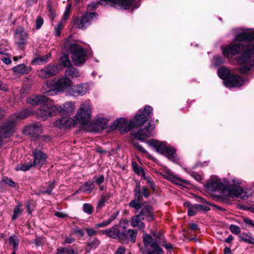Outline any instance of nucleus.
<instances>
[{"label": "nucleus", "mask_w": 254, "mask_h": 254, "mask_svg": "<svg viewBox=\"0 0 254 254\" xmlns=\"http://www.w3.org/2000/svg\"><path fill=\"white\" fill-rule=\"evenodd\" d=\"M153 108L149 106H145L143 110H139L134 116L132 120H127L121 118L114 121L112 124V130L118 129L122 133L128 132L134 127L142 126L152 114Z\"/></svg>", "instance_id": "nucleus-1"}, {"label": "nucleus", "mask_w": 254, "mask_h": 254, "mask_svg": "<svg viewBox=\"0 0 254 254\" xmlns=\"http://www.w3.org/2000/svg\"><path fill=\"white\" fill-rule=\"evenodd\" d=\"M152 237L149 234L143 233V242L146 247H150L151 250L142 251V254H164L163 249L161 246L164 247L167 250H172L174 246L171 244H166V240L163 234L160 232H155L153 234Z\"/></svg>", "instance_id": "nucleus-2"}, {"label": "nucleus", "mask_w": 254, "mask_h": 254, "mask_svg": "<svg viewBox=\"0 0 254 254\" xmlns=\"http://www.w3.org/2000/svg\"><path fill=\"white\" fill-rule=\"evenodd\" d=\"M92 106L89 101H86L81 104L74 117L75 123L86 130L91 123Z\"/></svg>", "instance_id": "nucleus-3"}, {"label": "nucleus", "mask_w": 254, "mask_h": 254, "mask_svg": "<svg viewBox=\"0 0 254 254\" xmlns=\"http://www.w3.org/2000/svg\"><path fill=\"white\" fill-rule=\"evenodd\" d=\"M46 85L49 89L44 92L48 95H54L56 92H66L69 94L70 89L73 86L72 81L65 76L59 78L53 84L51 81H47Z\"/></svg>", "instance_id": "nucleus-4"}, {"label": "nucleus", "mask_w": 254, "mask_h": 254, "mask_svg": "<svg viewBox=\"0 0 254 254\" xmlns=\"http://www.w3.org/2000/svg\"><path fill=\"white\" fill-rule=\"evenodd\" d=\"M238 62L244 64L238 69L243 74L247 73L252 69H254V44H251L246 47L245 50L239 58Z\"/></svg>", "instance_id": "nucleus-5"}, {"label": "nucleus", "mask_w": 254, "mask_h": 254, "mask_svg": "<svg viewBox=\"0 0 254 254\" xmlns=\"http://www.w3.org/2000/svg\"><path fill=\"white\" fill-rule=\"evenodd\" d=\"M65 47L68 48L72 62L75 65L80 66L84 64L86 60L87 52L81 46L76 42L70 44L66 42Z\"/></svg>", "instance_id": "nucleus-6"}, {"label": "nucleus", "mask_w": 254, "mask_h": 254, "mask_svg": "<svg viewBox=\"0 0 254 254\" xmlns=\"http://www.w3.org/2000/svg\"><path fill=\"white\" fill-rule=\"evenodd\" d=\"M37 111V116L43 120H47L48 118L55 116L58 111V107L54 105L51 100L49 98V102H46Z\"/></svg>", "instance_id": "nucleus-7"}, {"label": "nucleus", "mask_w": 254, "mask_h": 254, "mask_svg": "<svg viewBox=\"0 0 254 254\" xmlns=\"http://www.w3.org/2000/svg\"><path fill=\"white\" fill-rule=\"evenodd\" d=\"M128 221L126 220H120L119 224L112 227V238L125 240L127 236L125 229L127 227Z\"/></svg>", "instance_id": "nucleus-8"}, {"label": "nucleus", "mask_w": 254, "mask_h": 254, "mask_svg": "<svg viewBox=\"0 0 254 254\" xmlns=\"http://www.w3.org/2000/svg\"><path fill=\"white\" fill-rule=\"evenodd\" d=\"M235 40L239 42H253L254 40V30L252 29H242L240 30L235 34Z\"/></svg>", "instance_id": "nucleus-9"}, {"label": "nucleus", "mask_w": 254, "mask_h": 254, "mask_svg": "<svg viewBox=\"0 0 254 254\" xmlns=\"http://www.w3.org/2000/svg\"><path fill=\"white\" fill-rule=\"evenodd\" d=\"M155 129V126L150 123L143 129H139L137 131L131 133L132 136L137 140L143 141L151 136V132Z\"/></svg>", "instance_id": "nucleus-10"}, {"label": "nucleus", "mask_w": 254, "mask_h": 254, "mask_svg": "<svg viewBox=\"0 0 254 254\" xmlns=\"http://www.w3.org/2000/svg\"><path fill=\"white\" fill-rule=\"evenodd\" d=\"M140 209L141 210L138 214L141 216V220H144L145 219L148 222H151L154 220V210L148 202L145 201L142 203Z\"/></svg>", "instance_id": "nucleus-11"}, {"label": "nucleus", "mask_w": 254, "mask_h": 254, "mask_svg": "<svg viewBox=\"0 0 254 254\" xmlns=\"http://www.w3.org/2000/svg\"><path fill=\"white\" fill-rule=\"evenodd\" d=\"M108 123V120L105 118H98L93 122H91L86 131L92 132H100L106 127Z\"/></svg>", "instance_id": "nucleus-12"}, {"label": "nucleus", "mask_w": 254, "mask_h": 254, "mask_svg": "<svg viewBox=\"0 0 254 254\" xmlns=\"http://www.w3.org/2000/svg\"><path fill=\"white\" fill-rule=\"evenodd\" d=\"M136 0H112V6L124 10L134 9L138 7Z\"/></svg>", "instance_id": "nucleus-13"}, {"label": "nucleus", "mask_w": 254, "mask_h": 254, "mask_svg": "<svg viewBox=\"0 0 254 254\" xmlns=\"http://www.w3.org/2000/svg\"><path fill=\"white\" fill-rule=\"evenodd\" d=\"M34 166L41 167L47 163V155L38 149H33Z\"/></svg>", "instance_id": "nucleus-14"}, {"label": "nucleus", "mask_w": 254, "mask_h": 254, "mask_svg": "<svg viewBox=\"0 0 254 254\" xmlns=\"http://www.w3.org/2000/svg\"><path fill=\"white\" fill-rule=\"evenodd\" d=\"M14 123L13 122H8L3 125L0 128V145L1 143V139L11 136L15 131Z\"/></svg>", "instance_id": "nucleus-15"}, {"label": "nucleus", "mask_w": 254, "mask_h": 254, "mask_svg": "<svg viewBox=\"0 0 254 254\" xmlns=\"http://www.w3.org/2000/svg\"><path fill=\"white\" fill-rule=\"evenodd\" d=\"M89 90V86L87 83H83L73 85L70 89L69 94L73 96H83Z\"/></svg>", "instance_id": "nucleus-16"}, {"label": "nucleus", "mask_w": 254, "mask_h": 254, "mask_svg": "<svg viewBox=\"0 0 254 254\" xmlns=\"http://www.w3.org/2000/svg\"><path fill=\"white\" fill-rule=\"evenodd\" d=\"M57 68L53 65H48L37 71L38 76L41 78H48L58 73Z\"/></svg>", "instance_id": "nucleus-17"}, {"label": "nucleus", "mask_w": 254, "mask_h": 254, "mask_svg": "<svg viewBox=\"0 0 254 254\" xmlns=\"http://www.w3.org/2000/svg\"><path fill=\"white\" fill-rule=\"evenodd\" d=\"M62 118L57 120L55 122V126L60 128H66L70 127L74 125H77L75 123L74 118L73 119L69 118L67 116H62Z\"/></svg>", "instance_id": "nucleus-18"}, {"label": "nucleus", "mask_w": 254, "mask_h": 254, "mask_svg": "<svg viewBox=\"0 0 254 254\" xmlns=\"http://www.w3.org/2000/svg\"><path fill=\"white\" fill-rule=\"evenodd\" d=\"M15 42L19 46L25 45L28 39V34L23 28L19 27L16 30L14 34Z\"/></svg>", "instance_id": "nucleus-19"}, {"label": "nucleus", "mask_w": 254, "mask_h": 254, "mask_svg": "<svg viewBox=\"0 0 254 254\" xmlns=\"http://www.w3.org/2000/svg\"><path fill=\"white\" fill-rule=\"evenodd\" d=\"M244 82L243 79L238 75H231L228 79L224 81V84L227 87L241 86Z\"/></svg>", "instance_id": "nucleus-20"}, {"label": "nucleus", "mask_w": 254, "mask_h": 254, "mask_svg": "<svg viewBox=\"0 0 254 254\" xmlns=\"http://www.w3.org/2000/svg\"><path fill=\"white\" fill-rule=\"evenodd\" d=\"M58 111L61 116H70L75 108V104L72 102H66L62 106L58 107Z\"/></svg>", "instance_id": "nucleus-21"}, {"label": "nucleus", "mask_w": 254, "mask_h": 254, "mask_svg": "<svg viewBox=\"0 0 254 254\" xmlns=\"http://www.w3.org/2000/svg\"><path fill=\"white\" fill-rule=\"evenodd\" d=\"M47 102H49V98L45 96L32 95L26 99L27 103L32 106L44 105Z\"/></svg>", "instance_id": "nucleus-22"}, {"label": "nucleus", "mask_w": 254, "mask_h": 254, "mask_svg": "<svg viewBox=\"0 0 254 254\" xmlns=\"http://www.w3.org/2000/svg\"><path fill=\"white\" fill-rule=\"evenodd\" d=\"M247 44L244 45L241 43L234 44L230 46V54L232 55H236L239 54L241 51H243V53L244 52L246 47L251 44H254V42H246Z\"/></svg>", "instance_id": "nucleus-23"}, {"label": "nucleus", "mask_w": 254, "mask_h": 254, "mask_svg": "<svg viewBox=\"0 0 254 254\" xmlns=\"http://www.w3.org/2000/svg\"><path fill=\"white\" fill-rule=\"evenodd\" d=\"M42 130V128L41 125L36 124L27 127L25 131L26 134L36 136L41 133Z\"/></svg>", "instance_id": "nucleus-24"}, {"label": "nucleus", "mask_w": 254, "mask_h": 254, "mask_svg": "<svg viewBox=\"0 0 254 254\" xmlns=\"http://www.w3.org/2000/svg\"><path fill=\"white\" fill-rule=\"evenodd\" d=\"M207 189L212 191H219L223 189L224 185L220 181H213L206 185Z\"/></svg>", "instance_id": "nucleus-25"}, {"label": "nucleus", "mask_w": 254, "mask_h": 254, "mask_svg": "<svg viewBox=\"0 0 254 254\" xmlns=\"http://www.w3.org/2000/svg\"><path fill=\"white\" fill-rule=\"evenodd\" d=\"M150 144L155 148L157 152L161 154H163L167 146L165 142L159 141L156 139H151Z\"/></svg>", "instance_id": "nucleus-26"}, {"label": "nucleus", "mask_w": 254, "mask_h": 254, "mask_svg": "<svg viewBox=\"0 0 254 254\" xmlns=\"http://www.w3.org/2000/svg\"><path fill=\"white\" fill-rule=\"evenodd\" d=\"M73 24L79 29H84L89 24V21L87 19H86V16L84 14L80 18H75L73 21Z\"/></svg>", "instance_id": "nucleus-27"}, {"label": "nucleus", "mask_w": 254, "mask_h": 254, "mask_svg": "<svg viewBox=\"0 0 254 254\" xmlns=\"http://www.w3.org/2000/svg\"><path fill=\"white\" fill-rule=\"evenodd\" d=\"M33 113V111L31 109H26L22 110L20 112L13 115V118L15 120L24 119Z\"/></svg>", "instance_id": "nucleus-28"}, {"label": "nucleus", "mask_w": 254, "mask_h": 254, "mask_svg": "<svg viewBox=\"0 0 254 254\" xmlns=\"http://www.w3.org/2000/svg\"><path fill=\"white\" fill-rule=\"evenodd\" d=\"M219 77L224 81L227 80L231 76L230 70L224 66L220 67L217 70Z\"/></svg>", "instance_id": "nucleus-29"}, {"label": "nucleus", "mask_w": 254, "mask_h": 254, "mask_svg": "<svg viewBox=\"0 0 254 254\" xmlns=\"http://www.w3.org/2000/svg\"><path fill=\"white\" fill-rule=\"evenodd\" d=\"M163 155H165L169 159L174 161L176 157V150L174 147L167 145Z\"/></svg>", "instance_id": "nucleus-30"}, {"label": "nucleus", "mask_w": 254, "mask_h": 254, "mask_svg": "<svg viewBox=\"0 0 254 254\" xmlns=\"http://www.w3.org/2000/svg\"><path fill=\"white\" fill-rule=\"evenodd\" d=\"M64 74L65 76L67 77H69L71 78L78 77L80 76V74L77 69L72 66H70L69 67L67 68L65 70Z\"/></svg>", "instance_id": "nucleus-31"}, {"label": "nucleus", "mask_w": 254, "mask_h": 254, "mask_svg": "<svg viewBox=\"0 0 254 254\" xmlns=\"http://www.w3.org/2000/svg\"><path fill=\"white\" fill-rule=\"evenodd\" d=\"M94 189V185L93 182H87L84 185L81 186L79 189H78L76 193H78L80 191H82L84 192L90 193Z\"/></svg>", "instance_id": "nucleus-32"}, {"label": "nucleus", "mask_w": 254, "mask_h": 254, "mask_svg": "<svg viewBox=\"0 0 254 254\" xmlns=\"http://www.w3.org/2000/svg\"><path fill=\"white\" fill-rule=\"evenodd\" d=\"M241 240L247 243L254 244V238L251 234L248 233H243L239 235Z\"/></svg>", "instance_id": "nucleus-33"}, {"label": "nucleus", "mask_w": 254, "mask_h": 254, "mask_svg": "<svg viewBox=\"0 0 254 254\" xmlns=\"http://www.w3.org/2000/svg\"><path fill=\"white\" fill-rule=\"evenodd\" d=\"M51 57V55L48 54L43 57H37L34 59L32 61V63L35 64H41L46 63Z\"/></svg>", "instance_id": "nucleus-34"}, {"label": "nucleus", "mask_w": 254, "mask_h": 254, "mask_svg": "<svg viewBox=\"0 0 254 254\" xmlns=\"http://www.w3.org/2000/svg\"><path fill=\"white\" fill-rule=\"evenodd\" d=\"M229 194L237 197L240 196L243 192V189L240 187L232 186L229 190Z\"/></svg>", "instance_id": "nucleus-35"}, {"label": "nucleus", "mask_w": 254, "mask_h": 254, "mask_svg": "<svg viewBox=\"0 0 254 254\" xmlns=\"http://www.w3.org/2000/svg\"><path fill=\"white\" fill-rule=\"evenodd\" d=\"M34 166L32 163L29 162L26 164H19L15 168L16 171H26Z\"/></svg>", "instance_id": "nucleus-36"}, {"label": "nucleus", "mask_w": 254, "mask_h": 254, "mask_svg": "<svg viewBox=\"0 0 254 254\" xmlns=\"http://www.w3.org/2000/svg\"><path fill=\"white\" fill-rule=\"evenodd\" d=\"M140 186L139 184H137L134 188V198L136 200L141 201L142 198V192H141Z\"/></svg>", "instance_id": "nucleus-37"}, {"label": "nucleus", "mask_w": 254, "mask_h": 254, "mask_svg": "<svg viewBox=\"0 0 254 254\" xmlns=\"http://www.w3.org/2000/svg\"><path fill=\"white\" fill-rule=\"evenodd\" d=\"M13 71L17 73H25L26 71V66L24 64H20L14 66L12 68Z\"/></svg>", "instance_id": "nucleus-38"}, {"label": "nucleus", "mask_w": 254, "mask_h": 254, "mask_svg": "<svg viewBox=\"0 0 254 254\" xmlns=\"http://www.w3.org/2000/svg\"><path fill=\"white\" fill-rule=\"evenodd\" d=\"M127 234L129 238L132 243H134L136 241V238L137 234V231L136 230L128 229Z\"/></svg>", "instance_id": "nucleus-39"}, {"label": "nucleus", "mask_w": 254, "mask_h": 254, "mask_svg": "<svg viewBox=\"0 0 254 254\" xmlns=\"http://www.w3.org/2000/svg\"><path fill=\"white\" fill-rule=\"evenodd\" d=\"M169 180H170L173 183L177 184V185H181L182 183H184L186 184H190L188 181L183 180V179H180L179 178H177L175 177H171L170 178Z\"/></svg>", "instance_id": "nucleus-40"}, {"label": "nucleus", "mask_w": 254, "mask_h": 254, "mask_svg": "<svg viewBox=\"0 0 254 254\" xmlns=\"http://www.w3.org/2000/svg\"><path fill=\"white\" fill-rule=\"evenodd\" d=\"M141 216H139V214L135 215L132 217L130 220V225L133 227H137L139 222H140Z\"/></svg>", "instance_id": "nucleus-41"}, {"label": "nucleus", "mask_w": 254, "mask_h": 254, "mask_svg": "<svg viewBox=\"0 0 254 254\" xmlns=\"http://www.w3.org/2000/svg\"><path fill=\"white\" fill-rule=\"evenodd\" d=\"M141 201L136 200L135 199L132 200L129 203V206L134 208L137 211L139 210L142 206V203H140Z\"/></svg>", "instance_id": "nucleus-42"}, {"label": "nucleus", "mask_w": 254, "mask_h": 254, "mask_svg": "<svg viewBox=\"0 0 254 254\" xmlns=\"http://www.w3.org/2000/svg\"><path fill=\"white\" fill-rule=\"evenodd\" d=\"M22 212V211L21 210V205H17L14 209L12 219L13 220L17 219L21 214Z\"/></svg>", "instance_id": "nucleus-43"}, {"label": "nucleus", "mask_w": 254, "mask_h": 254, "mask_svg": "<svg viewBox=\"0 0 254 254\" xmlns=\"http://www.w3.org/2000/svg\"><path fill=\"white\" fill-rule=\"evenodd\" d=\"M9 243L13 247L15 250L17 249L18 241L15 236L10 237L9 238Z\"/></svg>", "instance_id": "nucleus-44"}, {"label": "nucleus", "mask_w": 254, "mask_h": 254, "mask_svg": "<svg viewBox=\"0 0 254 254\" xmlns=\"http://www.w3.org/2000/svg\"><path fill=\"white\" fill-rule=\"evenodd\" d=\"M61 62L62 64L65 67L68 68L71 66L70 62L68 57L66 55H64L61 58Z\"/></svg>", "instance_id": "nucleus-45"}, {"label": "nucleus", "mask_w": 254, "mask_h": 254, "mask_svg": "<svg viewBox=\"0 0 254 254\" xmlns=\"http://www.w3.org/2000/svg\"><path fill=\"white\" fill-rule=\"evenodd\" d=\"M83 211L88 214H91L93 212V208L89 203H84L83 205Z\"/></svg>", "instance_id": "nucleus-46"}, {"label": "nucleus", "mask_w": 254, "mask_h": 254, "mask_svg": "<svg viewBox=\"0 0 254 254\" xmlns=\"http://www.w3.org/2000/svg\"><path fill=\"white\" fill-rule=\"evenodd\" d=\"M229 229L230 231L235 235L239 234L241 232L240 228L239 226L234 224L230 225L229 226Z\"/></svg>", "instance_id": "nucleus-47"}, {"label": "nucleus", "mask_w": 254, "mask_h": 254, "mask_svg": "<svg viewBox=\"0 0 254 254\" xmlns=\"http://www.w3.org/2000/svg\"><path fill=\"white\" fill-rule=\"evenodd\" d=\"M71 4H68L66 6L65 11L64 12V15H63V16L62 18V20H65L68 18V16L71 11Z\"/></svg>", "instance_id": "nucleus-48"}, {"label": "nucleus", "mask_w": 254, "mask_h": 254, "mask_svg": "<svg viewBox=\"0 0 254 254\" xmlns=\"http://www.w3.org/2000/svg\"><path fill=\"white\" fill-rule=\"evenodd\" d=\"M198 212V211L196 204L193 205V206L188 210V215L190 216H193Z\"/></svg>", "instance_id": "nucleus-49"}, {"label": "nucleus", "mask_w": 254, "mask_h": 254, "mask_svg": "<svg viewBox=\"0 0 254 254\" xmlns=\"http://www.w3.org/2000/svg\"><path fill=\"white\" fill-rule=\"evenodd\" d=\"M72 249H68L65 248H59L57 249V254H70L71 251Z\"/></svg>", "instance_id": "nucleus-50"}, {"label": "nucleus", "mask_w": 254, "mask_h": 254, "mask_svg": "<svg viewBox=\"0 0 254 254\" xmlns=\"http://www.w3.org/2000/svg\"><path fill=\"white\" fill-rule=\"evenodd\" d=\"M64 26L62 22L59 23L57 26L55 28V32L57 36L59 37L61 35V31L63 29Z\"/></svg>", "instance_id": "nucleus-51"}, {"label": "nucleus", "mask_w": 254, "mask_h": 254, "mask_svg": "<svg viewBox=\"0 0 254 254\" xmlns=\"http://www.w3.org/2000/svg\"><path fill=\"white\" fill-rule=\"evenodd\" d=\"M100 242L98 239H94L91 242L88 244V246H90L91 248H96L100 245Z\"/></svg>", "instance_id": "nucleus-52"}, {"label": "nucleus", "mask_w": 254, "mask_h": 254, "mask_svg": "<svg viewBox=\"0 0 254 254\" xmlns=\"http://www.w3.org/2000/svg\"><path fill=\"white\" fill-rule=\"evenodd\" d=\"M146 183L150 186L151 190L155 191L156 190V185L153 181L151 179V177H148V178H146Z\"/></svg>", "instance_id": "nucleus-53"}, {"label": "nucleus", "mask_w": 254, "mask_h": 254, "mask_svg": "<svg viewBox=\"0 0 254 254\" xmlns=\"http://www.w3.org/2000/svg\"><path fill=\"white\" fill-rule=\"evenodd\" d=\"M196 205L197 206L198 212L202 211L204 212H206L210 210V208L206 205H200L198 204H196Z\"/></svg>", "instance_id": "nucleus-54"}, {"label": "nucleus", "mask_w": 254, "mask_h": 254, "mask_svg": "<svg viewBox=\"0 0 254 254\" xmlns=\"http://www.w3.org/2000/svg\"><path fill=\"white\" fill-rule=\"evenodd\" d=\"M43 19L40 16H39L37 17L36 19V28L37 29H39L43 24Z\"/></svg>", "instance_id": "nucleus-55"}, {"label": "nucleus", "mask_w": 254, "mask_h": 254, "mask_svg": "<svg viewBox=\"0 0 254 254\" xmlns=\"http://www.w3.org/2000/svg\"><path fill=\"white\" fill-rule=\"evenodd\" d=\"M111 222V218H109L107 221H105L101 223L95 225L96 228L104 227L107 226Z\"/></svg>", "instance_id": "nucleus-56"}, {"label": "nucleus", "mask_w": 254, "mask_h": 254, "mask_svg": "<svg viewBox=\"0 0 254 254\" xmlns=\"http://www.w3.org/2000/svg\"><path fill=\"white\" fill-rule=\"evenodd\" d=\"M95 182L97 185H101L104 181V177L103 175L94 177Z\"/></svg>", "instance_id": "nucleus-57"}, {"label": "nucleus", "mask_w": 254, "mask_h": 254, "mask_svg": "<svg viewBox=\"0 0 254 254\" xmlns=\"http://www.w3.org/2000/svg\"><path fill=\"white\" fill-rule=\"evenodd\" d=\"M133 145L135 146L140 152L143 153H147V151L143 148L137 142H133Z\"/></svg>", "instance_id": "nucleus-58"}, {"label": "nucleus", "mask_w": 254, "mask_h": 254, "mask_svg": "<svg viewBox=\"0 0 254 254\" xmlns=\"http://www.w3.org/2000/svg\"><path fill=\"white\" fill-rule=\"evenodd\" d=\"M72 233H70L69 236L64 239V243L71 244L75 241V239L72 237Z\"/></svg>", "instance_id": "nucleus-59"}, {"label": "nucleus", "mask_w": 254, "mask_h": 254, "mask_svg": "<svg viewBox=\"0 0 254 254\" xmlns=\"http://www.w3.org/2000/svg\"><path fill=\"white\" fill-rule=\"evenodd\" d=\"M131 165L134 172L136 174L139 175L141 172V168H139L137 164L135 162H132Z\"/></svg>", "instance_id": "nucleus-60"}, {"label": "nucleus", "mask_w": 254, "mask_h": 254, "mask_svg": "<svg viewBox=\"0 0 254 254\" xmlns=\"http://www.w3.org/2000/svg\"><path fill=\"white\" fill-rule=\"evenodd\" d=\"M84 15L86 16V19H87L89 22L90 20H92L94 18H96L97 14L95 12L86 13L84 14Z\"/></svg>", "instance_id": "nucleus-61"}, {"label": "nucleus", "mask_w": 254, "mask_h": 254, "mask_svg": "<svg viewBox=\"0 0 254 254\" xmlns=\"http://www.w3.org/2000/svg\"><path fill=\"white\" fill-rule=\"evenodd\" d=\"M2 182L6 184H8L11 187H14L15 186V183L11 179L6 177L3 178L2 180Z\"/></svg>", "instance_id": "nucleus-62"}, {"label": "nucleus", "mask_w": 254, "mask_h": 254, "mask_svg": "<svg viewBox=\"0 0 254 254\" xmlns=\"http://www.w3.org/2000/svg\"><path fill=\"white\" fill-rule=\"evenodd\" d=\"M142 195L145 198H148L150 194L149 190L146 187H142Z\"/></svg>", "instance_id": "nucleus-63"}, {"label": "nucleus", "mask_w": 254, "mask_h": 254, "mask_svg": "<svg viewBox=\"0 0 254 254\" xmlns=\"http://www.w3.org/2000/svg\"><path fill=\"white\" fill-rule=\"evenodd\" d=\"M244 222L248 225L250 227L254 228V221L251 219L245 217L243 219Z\"/></svg>", "instance_id": "nucleus-64"}]
</instances>
